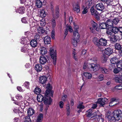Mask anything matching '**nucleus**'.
<instances>
[{
  "mask_svg": "<svg viewBox=\"0 0 122 122\" xmlns=\"http://www.w3.org/2000/svg\"><path fill=\"white\" fill-rule=\"evenodd\" d=\"M113 114L108 113L106 114V117L109 121L113 120L115 119L119 120L122 118V112L120 110L114 111Z\"/></svg>",
  "mask_w": 122,
  "mask_h": 122,
  "instance_id": "f257e3e1",
  "label": "nucleus"
},
{
  "mask_svg": "<svg viewBox=\"0 0 122 122\" xmlns=\"http://www.w3.org/2000/svg\"><path fill=\"white\" fill-rule=\"evenodd\" d=\"M100 68V66L99 64L88 63L86 62L84 63L83 67L84 69H86L88 71L93 70L95 71H98Z\"/></svg>",
  "mask_w": 122,
  "mask_h": 122,
  "instance_id": "f03ea898",
  "label": "nucleus"
},
{
  "mask_svg": "<svg viewBox=\"0 0 122 122\" xmlns=\"http://www.w3.org/2000/svg\"><path fill=\"white\" fill-rule=\"evenodd\" d=\"M53 92L51 90L48 89L46 90L45 94V97L43 100L45 104H50L52 101V99L50 97L53 96Z\"/></svg>",
  "mask_w": 122,
  "mask_h": 122,
  "instance_id": "7ed1b4c3",
  "label": "nucleus"
},
{
  "mask_svg": "<svg viewBox=\"0 0 122 122\" xmlns=\"http://www.w3.org/2000/svg\"><path fill=\"white\" fill-rule=\"evenodd\" d=\"M50 54L52 59L53 60V63L54 64L56 65V50H54V49L51 48Z\"/></svg>",
  "mask_w": 122,
  "mask_h": 122,
  "instance_id": "20e7f679",
  "label": "nucleus"
},
{
  "mask_svg": "<svg viewBox=\"0 0 122 122\" xmlns=\"http://www.w3.org/2000/svg\"><path fill=\"white\" fill-rule=\"evenodd\" d=\"M108 101L107 99L105 98H100L98 99L97 103L99 104L101 106H103Z\"/></svg>",
  "mask_w": 122,
  "mask_h": 122,
  "instance_id": "39448f33",
  "label": "nucleus"
},
{
  "mask_svg": "<svg viewBox=\"0 0 122 122\" xmlns=\"http://www.w3.org/2000/svg\"><path fill=\"white\" fill-rule=\"evenodd\" d=\"M92 117L96 116L97 118H99V119H101L102 121L103 122L104 121V119L103 118V116L98 111L94 112L92 114Z\"/></svg>",
  "mask_w": 122,
  "mask_h": 122,
  "instance_id": "423d86ee",
  "label": "nucleus"
},
{
  "mask_svg": "<svg viewBox=\"0 0 122 122\" xmlns=\"http://www.w3.org/2000/svg\"><path fill=\"white\" fill-rule=\"evenodd\" d=\"M118 61V59L116 57H114L112 58L110 60V62L113 65H110V67L111 68V66L112 68H110V69L111 70H112L115 67L114 64H117V62Z\"/></svg>",
  "mask_w": 122,
  "mask_h": 122,
  "instance_id": "0eeeda50",
  "label": "nucleus"
},
{
  "mask_svg": "<svg viewBox=\"0 0 122 122\" xmlns=\"http://www.w3.org/2000/svg\"><path fill=\"white\" fill-rule=\"evenodd\" d=\"M92 77V74L88 72H84L83 73V80H90Z\"/></svg>",
  "mask_w": 122,
  "mask_h": 122,
  "instance_id": "6e6552de",
  "label": "nucleus"
},
{
  "mask_svg": "<svg viewBox=\"0 0 122 122\" xmlns=\"http://www.w3.org/2000/svg\"><path fill=\"white\" fill-rule=\"evenodd\" d=\"M107 41L105 39L101 38L99 40V47L100 46H106L107 45Z\"/></svg>",
  "mask_w": 122,
  "mask_h": 122,
  "instance_id": "1a4fd4ad",
  "label": "nucleus"
},
{
  "mask_svg": "<svg viewBox=\"0 0 122 122\" xmlns=\"http://www.w3.org/2000/svg\"><path fill=\"white\" fill-rule=\"evenodd\" d=\"M47 80V78L45 76L40 77L39 79V82L40 83L44 84L46 83Z\"/></svg>",
  "mask_w": 122,
  "mask_h": 122,
  "instance_id": "9d476101",
  "label": "nucleus"
},
{
  "mask_svg": "<svg viewBox=\"0 0 122 122\" xmlns=\"http://www.w3.org/2000/svg\"><path fill=\"white\" fill-rule=\"evenodd\" d=\"M40 53L42 55L46 54L47 52V49L44 47L41 46L40 48Z\"/></svg>",
  "mask_w": 122,
  "mask_h": 122,
  "instance_id": "9b49d317",
  "label": "nucleus"
},
{
  "mask_svg": "<svg viewBox=\"0 0 122 122\" xmlns=\"http://www.w3.org/2000/svg\"><path fill=\"white\" fill-rule=\"evenodd\" d=\"M96 8L98 10H102L104 8V7L102 3H98L96 5Z\"/></svg>",
  "mask_w": 122,
  "mask_h": 122,
  "instance_id": "f8f14e48",
  "label": "nucleus"
},
{
  "mask_svg": "<svg viewBox=\"0 0 122 122\" xmlns=\"http://www.w3.org/2000/svg\"><path fill=\"white\" fill-rule=\"evenodd\" d=\"M113 52L112 49L109 47L106 48L104 51L105 53L108 56L110 55Z\"/></svg>",
  "mask_w": 122,
  "mask_h": 122,
  "instance_id": "ddd939ff",
  "label": "nucleus"
},
{
  "mask_svg": "<svg viewBox=\"0 0 122 122\" xmlns=\"http://www.w3.org/2000/svg\"><path fill=\"white\" fill-rule=\"evenodd\" d=\"M37 29L38 32L40 34L43 35L46 34L45 30L43 28V27H41L39 25Z\"/></svg>",
  "mask_w": 122,
  "mask_h": 122,
  "instance_id": "4468645a",
  "label": "nucleus"
},
{
  "mask_svg": "<svg viewBox=\"0 0 122 122\" xmlns=\"http://www.w3.org/2000/svg\"><path fill=\"white\" fill-rule=\"evenodd\" d=\"M105 20L108 27L110 29V28H111L113 25V21H111L110 19H107L106 20Z\"/></svg>",
  "mask_w": 122,
  "mask_h": 122,
  "instance_id": "2eb2a0df",
  "label": "nucleus"
},
{
  "mask_svg": "<svg viewBox=\"0 0 122 122\" xmlns=\"http://www.w3.org/2000/svg\"><path fill=\"white\" fill-rule=\"evenodd\" d=\"M39 60L40 63L42 64L45 63L47 61V59L46 57L43 56H40Z\"/></svg>",
  "mask_w": 122,
  "mask_h": 122,
  "instance_id": "dca6fc26",
  "label": "nucleus"
},
{
  "mask_svg": "<svg viewBox=\"0 0 122 122\" xmlns=\"http://www.w3.org/2000/svg\"><path fill=\"white\" fill-rule=\"evenodd\" d=\"M35 112V110L33 109L32 108H29L27 110V114L29 116L33 115Z\"/></svg>",
  "mask_w": 122,
  "mask_h": 122,
  "instance_id": "f3484780",
  "label": "nucleus"
},
{
  "mask_svg": "<svg viewBox=\"0 0 122 122\" xmlns=\"http://www.w3.org/2000/svg\"><path fill=\"white\" fill-rule=\"evenodd\" d=\"M28 40H29L28 38L25 37V36H22L21 40L20 43L22 44L25 45L27 43Z\"/></svg>",
  "mask_w": 122,
  "mask_h": 122,
  "instance_id": "a211bd4d",
  "label": "nucleus"
},
{
  "mask_svg": "<svg viewBox=\"0 0 122 122\" xmlns=\"http://www.w3.org/2000/svg\"><path fill=\"white\" fill-rule=\"evenodd\" d=\"M73 10L77 13H78L80 11V9L79 4H76L74 6Z\"/></svg>",
  "mask_w": 122,
  "mask_h": 122,
  "instance_id": "6ab92c4d",
  "label": "nucleus"
},
{
  "mask_svg": "<svg viewBox=\"0 0 122 122\" xmlns=\"http://www.w3.org/2000/svg\"><path fill=\"white\" fill-rule=\"evenodd\" d=\"M44 42L45 44H48L51 42V38L48 36H46L44 38Z\"/></svg>",
  "mask_w": 122,
  "mask_h": 122,
  "instance_id": "aec40b11",
  "label": "nucleus"
},
{
  "mask_svg": "<svg viewBox=\"0 0 122 122\" xmlns=\"http://www.w3.org/2000/svg\"><path fill=\"white\" fill-rule=\"evenodd\" d=\"M35 69L38 72H40L42 69V65L40 64H37L35 66Z\"/></svg>",
  "mask_w": 122,
  "mask_h": 122,
  "instance_id": "412c9836",
  "label": "nucleus"
},
{
  "mask_svg": "<svg viewBox=\"0 0 122 122\" xmlns=\"http://www.w3.org/2000/svg\"><path fill=\"white\" fill-rule=\"evenodd\" d=\"M38 43L36 40L33 39L30 42V45L32 47H36Z\"/></svg>",
  "mask_w": 122,
  "mask_h": 122,
  "instance_id": "4be33fe9",
  "label": "nucleus"
},
{
  "mask_svg": "<svg viewBox=\"0 0 122 122\" xmlns=\"http://www.w3.org/2000/svg\"><path fill=\"white\" fill-rule=\"evenodd\" d=\"M38 21H36V22H33L30 23V25L31 27H35L36 28H38V27L39 26V25L38 24Z\"/></svg>",
  "mask_w": 122,
  "mask_h": 122,
  "instance_id": "5701e85b",
  "label": "nucleus"
},
{
  "mask_svg": "<svg viewBox=\"0 0 122 122\" xmlns=\"http://www.w3.org/2000/svg\"><path fill=\"white\" fill-rule=\"evenodd\" d=\"M25 10L24 7L23 6L19 7L18 8L17 12L20 14H23L24 13Z\"/></svg>",
  "mask_w": 122,
  "mask_h": 122,
  "instance_id": "b1692460",
  "label": "nucleus"
},
{
  "mask_svg": "<svg viewBox=\"0 0 122 122\" xmlns=\"http://www.w3.org/2000/svg\"><path fill=\"white\" fill-rule=\"evenodd\" d=\"M99 25L100 28L101 29H107L108 27L106 23H100Z\"/></svg>",
  "mask_w": 122,
  "mask_h": 122,
  "instance_id": "393cba45",
  "label": "nucleus"
},
{
  "mask_svg": "<svg viewBox=\"0 0 122 122\" xmlns=\"http://www.w3.org/2000/svg\"><path fill=\"white\" fill-rule=\"evenodd\" d=\"M43 119V114L41 113L39 114L37 117L36 122H41Z\"/></svg>",
  "mask_w": 122,
  "mask_h": 122,
  "instance_id": "a878e982",
  "label": "nucleus"
},
{
  "mask_svg": "<svg viewBox=\"0 0 122 122\" xmlns=\"http://www.w3.org/2000/svg\"><path fill=\"white\" fill-rule=\"evenodd\" d=\"M74 36L76 37L77 40H78L80 37L79 34L78 32V31L75 30L73 32V33Z\"/></svg>",
  "mask_w": 122,
  "mask_h": 122,
  "instance_id": "bb28decb",
  "label": "nucleus"
},
{
  "mask_svg": "<svg viewBox=\"0 0 122 122\" xmlns=\"http://www.w3.org/2000/svg\"><path fill=\"white\" fill-rule=\"evenodd\" d=\"M91 23L94 29L97 31L98 30H97L98 26L97 23L93 20L91 21Z\"/></svg>",
  "mask_w": 122,
  "mask_h": 122,
  "instance_id": "cd10ccee",
  "label": "nucleus"
},
{
  "mask_svg": "<svg viewBox=\"0 0 122 122\" xmlns=\"http://www.w3.org/2000/svg\"><path fill=\"white\" fill-rule=\"evenodd\" d=\"M93 42L94 44L96 45L99 47V40L96 37H94L93 39Z\"/></svg>",
  "mask_w": 122,
  "mask_h": 122,
  "instance_id": "c85d7f7f",
  "label": "nucleus"
},
{
  "mask_svg": "<svg viewBox=\"0 0 122 122\" xmlns=\"http://www.w3.org/2000/svg\"><path fill=\"white\" fill-rule=\"evenodd\" d=\"M40 16L42 17H46V13L45 10L44 9L41 10H40Z\"/></svg>",
  "mask_w": 122,
  "mask_h": 122,
  "instance_id": "c756f323",
  "label": "nucleus"
},
{
  "mask_svg": "<svg viewBox=\"0 0 122 122\" xmlns=\"http://www.w3.org/2000/svg\"><path fill=\"white\" fill-rule=\"evenodd\" d=\"M36 6L39 8H40L42 6V3L40 0H38L36 1Z\"/></svg>",
  "mask_w": 122,
  "mask_h": 122,
  "instance_id": "7c9ffc66",
  "label": "nucleus"
},
{
  "mask_svg": "<svg viewBox=\"0 0 122 122\" xmlns=\"http://www.w3.org/2000/svg\"><path fill=\"white\" fill-rule=\"evenodd\" d=\"M78 40L76 39L75 38H73L72 41V43L73 45L75 47H76L77 46V41Z\"/></svg>",
  "mask_w": 122,
  "mask_h": 122,
  "instance_id": "2f4dec72",
  "label": "nucleus"
},
{
  "mask_svg": "<svg viewBox=\"0 0 122 122\" xmlns=\"http://www.w3.org/2000/svg\"><path fill=\"white\" fill-rule=\"evenodd\" d=\"M45 97H44V98ZM44 98L43 96L41 94L38 95L37 97V100L39 102H41L43 101Z\"/></svg>",
  "mask_w": 122,
  "mask_h": 122,
  "instance_id": "473e14b6",
  "label": "nucleus"
},
{
  "mask_svg": "<svg viewBox=\"0 0 122 122\" xmlns=\"http://www.w3.org/2000/svg\"><path fill=\"white\" fill-rule=\"evenodd\" d=\"M86 50H82L81 54V57L82 58L86 57Z\"/></svg>",
  "mask_w": 122,
  "mask_h": 122,
  "instance_id": "72a5a7b5",
  "label": "nucleus"
},
{
  "mask_svg": "<svg viewBox=\"0 0 122 122\" xmlns=\"http://www.w3.org/2000/svg\"><path fill=\"white\" fill-rule=\"evenodd\" d=\"M75 49L73 50L72 54L74 59L76 61L78 60L77 55L76 53L75 52Z\"/></svg>",
  "mask_w": 122,
  "mask_h": 122,
  "instance_id": "f704fd0d",
  "label": "nucleus"
},
{
  "mask_svg": "<svg viewBox=\"0 0 122 122\" xmlns=\"http://www.w3.org/2000/svg\"><path fill=\"white\" fill-rule=\"evenodd\" d=\"M94 7L93 6H92L90 10L92 15H95L97 13V12L94 9Z\"/></svg>",
  "mask_w": 122,
  "mask_h": 122,
  "instance_id": "c9c22d12",
  "label": "nucleus"
},
{
  "mask_svg": "<svg viewBox=\"0 0 122 122\" xmlns=\"http://www.w3.org/2000/svg\"><path fill=\"white\" fill-rule=\"evenodd\" d=\"M52 16L53 18L55 19L58 18L59 16L58 10H56L55 13H53Z\"/></svg>",
  "mask_w": 122,
  "mask_h": 122,
  "instance_id": "e433bc0d",
  "label": "nucleus"
},
{
  "mask_svg": "<svg viewBox=\"0 0 122 122\" xmlns=\"http://www.w3.org/2000/svg\"><path fill=\"white\" fill-rule=\"evenodd\" d=\"M93 3L92 0H87L86 4V6L90 7L91 6Z\"/></svg>",
  "mask_w": 122,
  "mask_h": 122,
  "instance_id": "4c0bfd02",
  "label": "nucleus"
},
{
  "mask_svg": "<svg viewBox=\"0 0 122 122\" xmlns=\"http://www.w3.org/2000/svg\"><path fill=\"white\" fill-rule=\"evenodd\" d=\"M114 79L116 81L119 83L122 82V81L120 78V77L117 76H116L114 78Z\"/></svg>",
  "mask_w": 122,
  "mask_h": 122,
  "instance_id": "58836bf2",
  "label": "nucleus"
},
{
  "mask_svg": "<svg viewBox=\"0 0 122 122\" xmlns=\"http://www.w3.org/2000/svg\"><path fill=\"white\" fill-rule=\"evenodd\" d=\"M117 66L118 68L122 69V61L120 60L118 61L117 63Z\"/></svg>",
  "mask_w": 122,
  "mask_h": 122,
  "instance_id": "ea45409f",
  "label": "nucleus"
},
{
  "mask_svg": "<svg viewBox=\"0 0 122 122\" xmlns=\"http://www.w3.org/2000/svg\"><path fill=\"white\" fill-rule=\"evenodd\" d=\"M34 92L36 94H38L40 93L41 92V90L39 87H36L35 88L34 90Z\"/></svg>",
  "mask_w": 122,
  "mask_h": 122,
  "instance_id": "a19ab883",
  "label": "nucleus"
},
{
  "mask_svg": "<svg viewBox=\"0 0 122 122\" xmlns=\"http://www.w3.org/2000/svg\"><path fill=\"white\" fill-rule=\"evenodd\" d=\"M104 79V76L102 74L99 75L97 79L98 81H103Z\"/></svg>",
  "mask_w": 122,
  "mask_h": 122,
  "instance_id": "79ce46f5",
  "label": "nucleus"
},
{
  "mask_svg": "<svg viewBox=\"0 0 122 122\" xmlns=\"http://www.w3.org/2000/svg\"><path fill=\"white\" fill-rule=\"evenodd\" d=\"M107 57L105 55H103L101 58V61L102 62L104 63L107 62Z\"/></svg>",
  "mask_w": 122,
  "mask_h": 122,
  "instance_id": "37998d69",
  "label": "nucleus"
},
{
  "mask_svg": "<svg viewBox=\"0 0 122 122\" xmlns=\"http://www.w3.org/2000/svg\"><path fill=\"white\" fill-rule=\"evenodd\" d=\"M115 47L116 50H121L122 47L121 45L118 43H116L115 44Z\"/></svg>",
  "mask_w": 122,
  "mask_h": 122,
  "instance_id": "c03bdc74",
  "label": "nucleus"
},
{
  "mask_svg": "<svg viewBox=\"0 0 122 122\" xmlns=\"http://www.w3.org/2000/svg\"><path fill=\"white\" fill-rule=\"evenodd\" d=\"M24 122H31V120L29 116H25L23 119Z\"/></svg>",
  "mask_w": 122,
  "mask_h": 122,
  "instance_id": "a18cd8bd",
  "label": "nucleus"
},
{
  "mask_svg": "<svg viewBox=\"0 0 122 122\" xmlns=\"http://www.w3.org/2000/svg\"><path fill=\"white\" fill-rule=\"evenodd\" d=\"M66 109L67 110V114L68 115H69L70 113V107L69 104L66 105Z\"/></svg>",
  "mask_w": 122,
  "mask_h": 122,
  "instance_id": "49530a36",
  "label": "nucleus"
},
{
  "mask_svg": "<svg viewBox=\"0 0 122 122\" xmlns=\"http://www.w3.org/2000/svg\"><path fill=\"white\" fill-rule=\"evenodd\" d=\"M119 29L116 27H113L112 29V31L115 34L117 33L119 31Z\"/></svg>",
  "mask_w": 122,
  "mask_h": 122,
  "instance_id": "de8ad7c7",
  "label": "nucleus"
},
{
  "mask_svg": "<svg viewBox=\"0 0 122 122\" xmlns=\"http://www.w3.org/2000/svg\"><path fill=\"white\" fill-rule=\"evenodd\" d=\"M66 28H67L68 30H69V31L70 33H72L73 31L72 28L71 26L70 25H69L67 24L66 25Z\"/></svg>",
  "mask_w": 122,
  "mask_h": 122,
  "instance_id": "09e8293b",
  "label": "nucleus"
},
{
  "mask_svg": "<svg viewBox=\"0 0 122 122\" xmlns=\"http://www.w3.org/2000/svg\"><path fill=\"white\" fill-rule=\"evenodd\" d=\"M101 68L102 69V71L103 73H104L106 74H108L109 73V72L107 69L103 67H101Z\"/></svg>",
  "mask_w": 122,
  "mask_h": 122,
  "instance_id": "8fccbe9b",
  "label": "nucleus"
},
{
  "mask_svg": "<svg viewBox=\"0 0 122 122\" xmlns=\"http://www.w3.org/2000/svg\"><path fill=\"white\" fill-rule=\"evenodd\" d=\"M17 99L18 100H21L23 98L22 95L20 94H17L15 96Z\"/></svg>",
  "mask_w": 122,
  "mask_h": 122,
  "instance_id": "3c124183",
  "label": "nucleus"
},
{
  "mask_svg": "<svg viewBox=\"0 0 122 122\" xmlns=\"http://www.w3.org/2000/svg\"><path fill=\"white\" fill-rule=\"evenodd\" d=\"M92 113V111L91 109H90L88 110L86 114L88 117H90L91 115L92 116V114H91Z\"/></svg>",
  "mask_w": 122,
  "mask_h": 122,
  "instance_id": "603ef678",
  "label": "nucleus"
},
{
  "mask_svg": "<svg viewBox=\"0 0 122 122\" xmlns=\"http://www.w3.org/2000/svg\"><path fill=\"white\" fill-rule=\"evenodd\" d=\"M117 40L116 37L115 36H113L110 38V41H112V42H116Z\"/></svg>",
  "mask_w": 122,
  "mask_h": 122,
  "instance_id": "864d4df0",
  "label": "nucleus"
},
{
  "mask_svg": "<svg viewBox=\"0 0 122 122\" xmlns=\"http://www.w3.org/2000/svg\"><path fill=\"white\" fill-rule=\"evenodd\" d=\"M113 25L117 24L119 22V20L117 18H116L113 20Z\"/></svg>",
  "mask_w": 122,
  "mask_h": 122,
  "instance_id": "5fc2aeb1",
  "label": "nucleus"
},
{
  "mask_svg": "<svg viewBox=\"0 0 122 122\" xmlns=\"http://www.w3.org/2000/svg\"><path fill=\"white\" fill-rule=\"evenodd\" d=\"M117 98H112L111 100V102L109 103V106H111V103L112 102H117Z\"/></svg>",
  "mask_w": 122,
  "mask_h": 122,
  "instance_id": "6e6d98bb",
  "label": "nucleus"
},
{
  "mask_svg": "<svg viewBox=\"0 0 122 122\" xmlns=\"http://www.w3.org/2000/svg\"><path fill=\"white\" fill-rule=\"evenodd\" d=\"M21 21L22 22L24 23H27L28 22V19L26 18H23L21 19Z\"/></svg>",
  "mask_w": 122,
  "mask_h": 122,
  "instance_id": "4d7b16f0",
  "label": "nucleus"
},
{
  "mask_svg": "<svg viewBox=\"0 0 122 122\" xmlns=\"http://www.w3.org/2000/svg\"><path fill=\"white\" fill-rule=\"evenodd\" d=\"M111 29L110 28L109 29V28H107V30L106 31V33L108 35H111L112 34V30H111Z\"/></svg>",
  "mask_w": 122,
  "mask_h": 122,
  "instance_id": "13d9d810",
  "label": "nucleus"
},
{
  "mask_svg": "<svg viewBox=\"0 0 122 122\" xmlns=\"http://www.w3.org/2000/svg\"><path fill=\"white\" fill-rule=\"evenodd\" d=\"M52 26L53 28H54L56 26V22L54 20H53L51 22Z\"/></svg>",
  "mask_w": 122,
  "mask_h": 122,
  "instance_id": "bf43d9fd",
  "label": "nucleus"
},
{
  "mask_svg": "<svg viewBox=\"0 0 122 122\" xmlns=\"http://www.w3.org/2000/svg\"><path fill=\"white\" fill-rule=\"evenodd\" d=\"M30 83L28 81L25 82L24 83V86L27 89L29 88Z\"/></svg>",
  "mask_w": 122,
  "mask_h": 122,
  "instance_id": "052dcab7",
  "label": "nucleus"
},
{
  "mask_svg": "<svg viewBox=\"0 0 122 122\" xmlns=\"http://www.w3.org/2000/svg\"><path fill=\"white\" fill-rule=\"evenodd\" d=\"M55 30L54 29L51 32V37L53 39H54L55 38Z\"/></svg>",
  "mask_w": 122,
  "mask_h": 122,
  "instance_id": "680f3d73",
  "label": "nucleus"
},
{
  "mask_svg": "<svg viewBox=\"0 0 122 122\" xmlns=\"http://www.w3.org/2000/svg\"><path fill=\"white\" fill-rule=\"evenodd\" d=\"M40 25L41 26H43L45 25V22L44 19H42L40 21Z\"/></svg>",
  "mask_w": 122,
  "mask_h": 122,
  "instance_id": "e2e57ef3",
  "label": "nucleus"
},
{
  "mask_svg": "<svg viewBox=\"0 0 122 122\" xmlns=\"http://www.w3.org/2000/svg\"><path fill=\"white\" fill-rule=\"evenodd\" d=\"M120 69L119 68H115L113 72L115 74L119 72Z\"/></svg>",
  "mask_w": 122,
  "mask_h": 122,
  "instance_id": "0e129e2a",
  "label": "nucleus"
},
{
  "mask_svg": "<svg viewBox=\"0 0 122 122\" xmlns=\"http://www.w3.org/2000/svg\"><path fill=\"white\" fill-rule=\"evenodd\" d=\"M90 61L92 62H94L96 63L97 61V60L96 58H92L90 59Z\"/></svg>",
  "mask_w": 122,
  "mask_h": 122,
  "instance_id": "69168bd1",
  "label": "nucleus"
},
{
  "mask_svg": "<svg viewBox=\"0 0 122 122\" xmlns=\"http://www.w3.org/2000/svg\"><path fill=\"white\" fill-rule=\"evenodd\" d=\"M31 2L29 0H26L25 5L26 6H27L31 5Z\"/></svg>",
  "mask_w": 122,
  "mask_h": 122,
  "instance_id": "338daca9",
  "label": "nucleus"
},
{
  "mask_svg": "<svg viewBox=\"0 0 122 122\" xmlns=\"http://www.w3.org/2000/svg\"><path fill=\"white\" fill-rule=\"evenodd\" d=\"M73 25L74 26V29L75 30H77L78 31V29L79 28V26L76 25L75 23H73Z\"/></svg>",
  "mask_w": 122,
  "mask_h": 122,
  "instance_id": "774afa93",
  "label": "nucleus"
}]
</instances>
